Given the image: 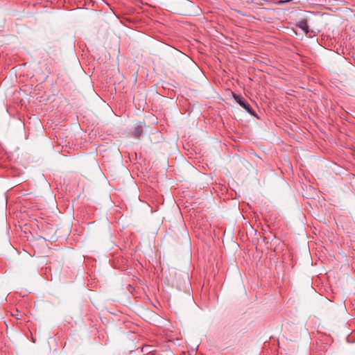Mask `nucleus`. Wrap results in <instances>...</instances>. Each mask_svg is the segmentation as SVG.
I'll list each match as a JSON object with an SVG mask.
<instances>
[{"label": "nucleus", "instance_id": "nucleus-1", "mask_svg": "<svg viewBox=\"0 0 355 355\" xmlns=\"http://www.w3.org/2000/svg\"><path fill=\"white\" fill-rule=\"evenodd\" d=\"M233 96L235 101L249 114L252 116H255L254 111L252 110L250 104L243 97L236 94H233Z\"/></svg>", "mask_w": 355, "mask_h": 355}, {"label": "nucleus", "instance_id": "nucleus-2", "mask_svg": "<svg viewBox=\"0 0 355 355\" xmlns=\"http://www.w3.org/2000/svg\"><path fill=\"white\" fill-rule=\"evenodd\" d=\"M143 134V126L141 125H138L135 127L134 130L132 132V135L135 137L139 138Z\"/></svg>", "mask_w": 355, "mask_h": 355}, {"label": "nucleus", "instance_id": "nucleus-3", "mask_svg": "<svg viewBox=\"0 0 355 355\" xmlns=\"http://www.w3.org/2000/svg\"><path fill=\"white\" fill-rule=\"evenodd\" d=\"M297 26L304 31L305 33H309V25L305 19H302L299 21Z\"/></svg>", "mask_w": 355, "mask_h": 355}, {"label": "nucleus", "instance_id": "nucleus-4", "mask_svg": "<svg viewBox=\"0 0 355 355\" xmlns=\"http://www.w3.org/2000/svg\"><path fill=\"white\" fill-rule=\"evenodd\" d=\"M12 315L17 320H21L22 318V315L17 309H16L15 311H14V312L12 313Z\"/></svg>", "mask_w": 355, "mask_h": 355}]
</instances>
